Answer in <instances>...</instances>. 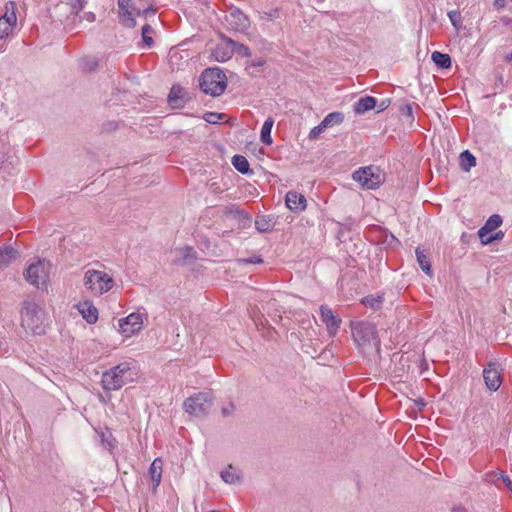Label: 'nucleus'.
Returning <instances> with one entry per match:
<instances>
[{"mask_svg": "<svg viewBox=\"0 0 512 512\" xmlns=\"http://www.w3.org/2000/svg\"><path fill=\"white\" fill-rule=\"evenodd\" d=\"M189 99L186 91L179 85H173L168 94V103L173 109L183 108Z\"/></svg>", "mask_w": 512, "mask_h": 512, "instance_id": "obj_14", "label": "nucleus"}, {"mask_svg": "<svg viewBox=\"0 0 512 512\" xmlns=\"http://www.w3.org/2000/svg\"><path fill=\"white\" fill-rule=\"evenodd\" d=\"M460 167L463 171L468 172L476 165L475 156L468 150L463 151L459 156Z\"/></svg>", "mask_w": 512, "mask_h": 512, "instance_id": "obj_29", "label": "nucleus"}, {"mask_svg": "<svg viewBox=\"0 0 512 512\" xmlns=\"http://www.w3.org/2000/svg\"><path fill=\"white\" fill-rule=\"evenodd\" d=\"M155 13H156V9H154L151 6L148 8H145L143 10H141V9L136 10V15L144 16V17H147L149 14L155 15Z\"/></svg>", "mask_w": 512, "mask_h": 512, "instance_id": "obj_42", "label": "nucleus"}, {"mask_svg": "<svg viewBox=\"0 0 512 512\" xmlns=\"http://www.w3.org/2000/svg\"><path fill=\"white\" fill-rule=\"evenodd\" d=\"M353 337L359 345H366L374 342L379 344L376 336L375 326L370 323H359L353 328Z\"/></svg>", "mask_w": 512, "mask_h": 512, "instance_id": "obj_9", "label": "nucleus"}, {"mask_svg": "<svg viewBox=\"0 0 512 512\" xmlns=\"http://www.w3.org/2000/svg\"><path fill=\"white\" fill-rule=\"evenodd\" d=\"M66 8L70 9L71 14L77 15L79 13V11L83 8L82 0H76V2L73 3L71 6H69V4H67V3H60V4H57L55 7V9H61V10L66 9Z\"/></svg>", "mask_w": 512, "mask_h": 512, "instance_id": "obj_35", "label": "nucleus"}, {"mask_svg": "<svg viewBox=\"0 0 512 512\" xmlns=\"http://www.w3.org/2000/svg\"><path fill=\"white\" fill-rule=\"evenodd\" d=\"M505 4H506V0H494L493 6L496 9L500 10L505 7Z\"/></svg>", "mask_w": 512, "mask_h": 512, "instance_id": "obj_51", "label": "nucleus"}, {"mask_svg": "<svg viewBox=\"0 0 512 512\" xmlns=\"http://www.w3.org/2000/svg\"><path fill=\"white\" fill-rule=\"evenodd\" d=\"M344 121V114L342 112H331L322 120V126L329 128L335 125H340Z\"/></svg>", "mask_w": 512, "mask_h": 512, "instance_id": "obj_30", "label": "nucleus"}, {"mask_svg": "<svg viewBox=\"0 0 512 512\" xmlns=\"http://www.w3.org/2000/svg\"><path fill=\"white\" fill-rule=\"evenodd\" d=\"M131 0H118L119 19L120 23L127 28H134L136 26V20L130 10Z\"/></svg>", "mask_w": 512, "mask_h": 512, "instance_id": "obj_15", "label": "nucleus"}, {"mask_svg": "<svg viewBox=\"0 0 512 512\" xmlns=\"http://www.w3.org/2000/svg\"><path fill=\"white\" fill-rule=\"evenodd\" d=\"M233 411H234V405L230 404L229 406L222 408V415L229 416L233 413Z\"/></svg>", "mask_w": 512, "mask_h": 512, "instance_id": "obj_49", "label": "nucleus"}, {"mask_svg": "<svg viewBox=\"0 0 512 512\" xmlns=\"http://www.w3.org/2000/svg\"><path fill=\"white\" fill-rule=\"evenodd\" d=\"M327 129L326 127L322 126V122L318 125V126H315L314 128L311 129L310 133H309V139L310 140H313V139H316L319 137V135L325 130Z\"/></svg>", "mask_w": 512, "mask_h": 512, "instance_id": "obj_39", "label": "nucleus"}, {"mask_svg": "<svg viewBox=\"0 0 512 512\" xmlns=\"http://www.w3.org/2000/svg\"><path fill=\"white\" fill-rule=\"evenodd\" d=\"M220 477L227 484L240 483L242 480L241 472L232 465H229L227 469L222 470Z\"/></svg>", "mask_w": 512, "mask_h": 512, "instance_id": "obj_22", "label": "nucleus"}, {"mask_svg": "<svg viewBox=\"0 0 512 512\" xmlns=\"http://www.w3.org/2000/svg\"><path fill=\"white\" fill-rule=\"evenodd\" d=\"M93 17H94V15H93V14L88 15V19L93 18Z\"/></svg>", "mask_w": 512, "mask_h": 512, "instance_id": "obj_54", "label": "nucleus"}, {"mask_svg": "<svg viewBox=\"0 0 512 512\" xmlns=\"http://www.w3.org/2000/svg\"><path fill=\"white\" fill-rule=\"evenodd\" d=\"M235 210H240V209H239L238 206L232 205V206L226 208L225 213L227 215H231V216H233L235 218Z\"/></svg>", "mask_w": 512, "mask_h": 512, "instance_id": "obj_50", "label": "nucleus"}, {"mask_svg": "<svg viewBox=\"0 0 512 512\" xmlns=\"http://www.w3.org/2000/svg\"><path fill=\"white\" fill-rule=\"evenodd\" d=\"M503 222L502 217L499 214L491 215L485 222V224L478 230V236L480 240H483L485 236L491 234Z\"/></svg>", "mask_w": 512, "mask_h": 512, "instance_id": "obj_17", "label": "nucleus"}, {"mask_svg": "<svg viewBox=\"0 0 512 512\" xmlns=\"http://www.w3.org/2000/svg\"><path fill=\"white\" fill-rule=\"evenodd\" d=\"M227 38H223V43L218 44L213 51V56L218 62L228 61L233 56L231 46L227 43Z\"/></svg>", "mask_w": 512, "mask_h": 512, "instance_id": "obj_20", "label": "nucleus"}, {"mask_svg": "<svg viewBox=\"0 0 512 512\" xmlns=\"http://www.w3.org/2000/svg\"><path fill=\"white\" fill-rule=\"evenodd\" d=\"M212 407V398L209 393L198 392L187 398L183 403L184 410L192 416L204 417Z\"/></svg>", "mask_w": 512, "mask_h": 512, "instance_id": "obj_5", "label": "nucleus"}, {"mask_svg": "<svg viewBox=\"0 0 512 512\" xmlns=\"http://www.w3.org/2000/svg\"><path fill=\"white\" fill-rule=\"evenodd\" d=\"M432 61L438 68L448 69L451 67V57L439 51H434L431 55Z\"/></svg>", "mask_w": 512, "mask_h": 512, "instance_id": "obj_25", "label": "nucleus"}, {"mask_svg": "<svg viewBox=\"0 0 512 512\" xmlns=\"http://www.w3.org/2000/svg\"><path fill=\"white\" fill-rule=\"evenodd\" d=\"M448 16L451 20V23L453 24L454 27H457L458 25V22L460 20V13L459 12H456V11H451L448 13Z\"/></svg>", "mask_w": 512, "mask_h": 512, "instance_id": "obj_43", "label": "nucleus"}, {"mask_svg": "<svg viewBox=\"0 0 512 512\" xmlns=\"http://www.w3.org/2000/svg\"><path fill=\"white\" fill-rule=\"evenodd\" d=\"M41 314L42 310L37 303L30 300H25L23 302V307L21 310V322L22 326L33 332L34 334H41L44 332L43 327H41Z\"/></svg>", "mask_w": 512, "mask_h": 512, "instance_id": "obj_3", "label": "nucleus"}, {"mask_svg": "<svg viewBox=\"0 0 512 512\" xmlns=\"http://www.w3.org/2000/svg\"><path fill=\"white\" fill-rule=\"evenodd\" d=\"M113 282L112 277L98 270H88L84 276L85 287L96 296L109 291L113 286Z\"/></svg>", "mask_w": 512, "mask_h": 512, "instance_id": "obj_4", "label": "nucleus"}, {"mask_svg": "<svg viewBox=\"0 0 512 512\" xmlns=\"http://www.w3.org/2000/svg\"><path fill=\"white\" fill-rule=\"evenodd\" d=\"M238 262L243 264H261L263 263V259L261 256L255 255L249 258L238 259Z\"/></svg>", "mask_w": 512, "mask_h": 512, "instance_id": "obj_40", "label": "nucleus"}, {"mask_svg": "<svg viewBox=\"0 0 512 512\" xmlns=\"http://www.w3.org/2000/svg\"><path fill=\"white\" fill-rule=\"evenodd\" d=\"M501 365L497 361H490L483 370V378L486 387L491 391H497L502 383Z\"/></svg>", "mask_w": 512, "mask_h": 512, "instance_id": "obj_10", "label": "nucleus"}, {"mask_svg": "<svg viewBox=\"0 0 512 512\" xmlns=\"http://www.w3.org/2000/svg\"><path fill=\"white\" fill-rule=\"evenodd\" d=\"M98 65V62L95 59H88L85 62V66L89 71H93Z\"/></svg>", "mask_w": 512, "mask_h": 512, "instance_id": "obj_47", "label": "nucleus"}, {"mask_svg": "<svg viewBox=\"0 0 512 512\" xmlns=\"http://www.w3.org/2000/svg\"><path fill=\"white\" fill-rule=\"evenodd\" d=\"M179 252H180L183 264H187V263L191 262L192 260L196 259V253H195L193 247H191V246H185V247L179 249Z\"/></svg>", "mask_w": 512, "mask_h": 512, "instance_id": "obj_34", "label": "nucleus"}, {"mask_svg": "<svg viewBox=\"0 0 512 512\" xmlns=\"http://www.w3.org/2000/svg\"><path fill=\"white\" fill-rule=\"evenodd\" d=\"M17 256L18 251L12 246L7 245L0 247V267L8 266Z\"/></svg>", "mask_w": 512, "mask_h": 512, "instance_id": "obj_23", "label": "nucleus"}, {"mask_svg": "<svg viewBox=\"0 0 512 512\" xmlns=\"http://www.w3.org/2000/svg\"><path fill=\"white\" fill-rule=\"evenodd\" d=\"M274 223L269 216L259 215L255 219V228L260 233L269 232L273 229Z\"/></svg>", "mask_w": 512, "mask_h": 512, "instance_id": "obj_28", "label": "nucleus"}, {"mask_svg": "<svg viewBox=\"0 0 512 512\" xmlns=\"http://www.w3.org/2000/svg\"><path fill=\"white\" fill-rule=\"evenodd\" d=\"M361 302L365 306L370 307L373 310H377L381 307V304L383 302V297L379 296V295L378 296L369 295V296L362 298Z\"/></svg>", "mask_w": 512, "mask_h": 512, "instance_id": "obj_32", "label": "nucleus"}, {"mask_svg": "<svg viewBox=\"0 0 512 512\" xmlns=\"http://www.w3.org/2000/svg\"><path fill=\"white\" fill-rule=\"evenodd\" d=\"M416 258L420 268L425 272V274L431 276L432 268L431 263L428 256L425 254L424 250H421L419 247L416 248Z\"/></svg>", "mask_w": 512, "mask_h": 512, "instance_id": "obj_27", "label": "nucleus"}, {"mask_svg": "<svg viewBox=\"0 0 512 512\" xmlns=\"http://www.w3.org/2000/svg\"><path fill=\"white\" fill-rule=\"evenodd\" d=\"M320 317L322 322L325 323L329 335L334 336L340 327L341 319L327 305L320 307Z\"/></svg>", "mask_w": 512, "mask_h": 512, "instance_id": "obj_13", "label": "nucleus"}, {"mask_svg": "<svg viewBox=\"0 0 512 512\" xmlns=\"http://www.w3.org/2000/svg\"><path fill=\"white\" fill-rule=\"evenodd\" d=\"M274 125V119L272 117H268L262 125L260 132V140L265 145H271L273 140L271 137V130Z\"/></svg>", "mask_w": 512, "mask_h": 512, "instance_id": "obj_24", "label": "nucleus"}, {"mask_svg": "<svg viewBox=\"0 0 512 512\" xmlns=\"http://www.w3.org/2000/svg\"><path fill=\"white\" fill-rule=\"evenodd\" d=\"M162 467H163V462H162L161 458L154 459V461L151 463V465L149 467V476H150V479L153 484V487H152L153 492L156 491L157 487L161 483Z\"/></svg>", "mask_w": 512, "mask_h": 512, "instance_id": "obj_18", "label": "nucleus"}, {"mask_svg": "<svg viewBox=\"0 0 512 512\" xmlns=\"http://www.w3.org/2000/svg\"><path fill=\"white\" fill-rule=\"evenodd\" d=\"M504 59L506 62H512V52L506 54Z\"/></svg>", "mask_w": 512, "mask_h": 512, "instance_id": "obj_53", "label": "nucleus"}, {"mask_svg": "<svg viewBox=\"0 0 512 512\" xmlns=\"http://www.w3.org/2000/svg\"><path fill=\"white\" fill-rule=\"evenodd\" d=\"M276 305V300H270L267 302V308L270 309Z\"/></svg>", "mask_w": 512, "mask_h": 512, "instance_id": "obj_52", "label": "nucleus"}, {"mask_svg": "<svg viewBox=\"0 0 512 512\" xmlns=\"http://www.w3.org/2000/svg\"><path fill=\"white\" fill-rule=\"evenodd\" d=\"M153 33H154V29L149 24H145L141 29L143 43L148 48L152 47L154 44V40L151 36Z\"/></svg>", "mask_w": 512, "mask_h": 512, "instance_id": "obj_33", "label": "nucleus"}, {"mask_svg": "<svg viewBox=\"0 0 512 512\" xmlns=\"http://www.w3.org/2000/svg\"><path fill=\"white\" fill-rule=\"evenodd\" d=\"M232 164L234 168L240 172L241 174H250L252 170L250 169L249 162L246 157L242 155H234L232 158Z\"/></svg>", "mask_w": 512, "mask_h": 512, "instance_id": "obj_26", "label": "nucleus"}, {"mask_svg": "<svg viewBox=\"0 0 512 512\" xmlns=\"http://www.w3.org/2000/svg\"><path fill=\"white\" fill-rule=\"evenodd\" d=\"M227 43L231 46L233 54H237L239 56L247 58L251 56V51L248 46L236 42L231 38H227Z\"/></svg>", "mask_w": 512, "mask_h": 512, "instance_id": "obj_31", "label": "nucleus"}, {"mask_svg": "<svg viewBox=\"0 0 512 512\" xmlns=\"http://www.w3.org/2000/svg\"><path fill=\"white\" fill-rule=\"evenodd\" d=\"M24 277L28 283L37 288L46 286L48 281L47 264L44 260L30 264L24 272Z\"/></svg>", "mask_w": 512, "mask_h": 512, "instance_id": "obj_6", "label": "nucleus"}, {"mask_svg": "<svg viewBox=\"0 0 512 512\" xmlns=\"http://www.w3.org/2000/svg\"><path fill=\"white\" fill-rule=\"evenodd\" d=\"M279 17V10L273 9L269 12H263L261 15V19L273 21Z\"/></svg>", "mask_w": 512, "mask_h": 512, "instance_id": "obj_41", "label": "nucleus"}, {"mask_svg": "<svg viewBox=\"0 0 512 512\" xmlns=\"http://www.w3.org/2000/svg\"><path fill=\"white\" fill-rule=\"evenodd\" d=\"M390 103H391L390 99H383L378 105L376 104L377 112H382L385 109H387L389 107Z\"/></svg>", "mask_w": 512, "mask_h": 512, "instance_id": "obj_45", "label": "nucleus"}, {"mask_svg": "<svg viewBox=\"0 0 512 512\" xmlns=\"http://www.w3.org/2000/svg\"><path fill=\"white\" fill-rule=\"evenodd\" d=\"M17 23L16 3L10 1L5 5V13L0 17V39L7 38Z\"/></svg>", "mask_w": 512, "mask_h": 512, "instance_id": "obj_8", "label": "nucleus"}, {"mask_svg": "<svg viewBox=\"0 0 512 512\" xmlns=\"http://www.w3.org/2000/svg\"><path fill=\"white\" fill-rule=\"evenodd\" d=\"M285 203L289 210L302 212L306 209L307 201L304 195L296 191H289L285 197Z\"/></svg>", "mask_w": 512, "mask_h": 512, "instance_id": "obj_16", "label": "nucleus"}, {"mask_svg": "<svg viewBox=\"0 0 512 512\" xmlns=\"http://www.w3.org/2000/svg\"><path fill=\"white\" fill-rule=\"evenodd\" d=\"M134 375L130 363H120L102 374V387L105 391L119 390L127 383L132 382Z\"/></svg>", "mask_w": 512, "mask_h": 512, "instance_id": "obj_1", "label": "nucleus"}, {"mask_svg": "<svg viewBox=\"0 0 512 512\" xmlns=\"http://www.w3.org/2000/svg\"><path fill=\"white\" fill-rule=\"evenodd\" d=\"M401 111L404 115H406L407 117H409L411 120L414 119V116H413V109H412V105L411 104H406L404 107L401 108Z\"/></svg>", "mask_w": 512, "mask_h": 512, "instance_id": "obj_44", "label": "nucleus"}, {"mask_svg": "<svg viewBox=\"0 0 512 512\" xmlns=\"http://www.w3.org/2000/svg\"><path fill=\"white\" fill-rule=\"evenodd\" d=\"M199 86L201 91L207 95L220 96L227 87V77L218 67L208 68L202 72Z\"/></svg>", "mask_w": 512, "mask_h": 512, "instance_id": "obj_2", "label": "nucleus"}, {"mask_svg": "<svg viewBox=\"0 0 512 512\" xmlns=\"http://www.w3.org/2000/svg\"><path fill=\"white\" fill-rule=\"evenodd\" d=\"M119 331L125 336L130 337L142 329L143 320L139 313H131L118 321Z\"/></svg>", "mask_w": 512, "mask_h": 512, "instance_id": "obj_11", "label": "nucleus"}, {"mask_svg": "<svg viewBox=\"0 0 512 512\" xmlns=\"http://www.w3.org/2000/svg\"><path fill=\"white\" fill-rule=\"evenodd\" d=\"M225 21L230 30L246 32L250 28L249 17L236 6H230L225 16Z\"/></svg>", "mask_w": 512, "mask_h": 512, "instance_id": "obj_7", "label": "nucleus"}, {"mask_svg": "<svg viewBox=\"0 0 512 512\" xmlns=\"http://www.w3.org/2000/svg\"><path fill=\"white\" fill-rule=\"evenodd\" d=\"M78 310L89 324H94L98 320V310L91 302L79 303Z\"/></svg>", "mask_w": 512, "mask_h": 512, "instance_id": "obj_19", "label": "nucleus"}, {"mask_svg": "<svg viewBox=\"0 0 512 512\" xmlns=\"http://www.w3.org/2000/svg\"><path fill=\"white\" fill-rule=\"evenodd\" d=\"M353 179L366 189H376L381 183L379 175H374L372 167L359 168L353 173Z\"/></svg>", "mask_w": 512, "mask_h": 512, "instance_id": "obj_12", "label": "nucleus"}, {"mask_svg": "<svg viewBox=\"0 0 512 512\" xmlns=\"http://www.w3.org/2000/svg\"><path fill=\"white\" fill-rule=\"evenodd\" d=\"M504 237V232L499 230L493 234H489L484 237L483 240H480L483 245H488L494 241L502 240Z\"/></svg>", "mask_w": 512, "mask_h": 512, "instance_id": "obj_37", "label": "nucleus"}, {"mask_svg": "<svg viewBox=\"0 0 512 512\" xmlns=\"http://www.w3.org/2000/svg\"><path fill=\"white\" fill-rule=\"evenodd\" d=\"M225 117L223 113L217 112H206L203 116V119L209 124H218L220 120Z\"/></svg>", "mask_w": 512, "mask_h": 512, "instance_id": "obj_36", "label": "nucleus"}, {"mask_svg": "<svg viewBox=\"0 0 512 512\" xmlns=\"http://www.w3.org/2000/svg\"><path fill=\"white\" fill-rule=\"evenodd\" d=\"M235 219H237L239 222H242L244 226L251 221L250 215L241 209L235 210Z\"/></svg>", "mask_w": 512, "mask_h": 512, "instance_id": "obj_38", "label": "nucleus"}, {"mask_svg": "<svg viewBox=\"0 0 512 512\" xmlns=\"http://www.w3.org/2000/svg\"><path fill=\"white\" fill-rule=\"evenodd\" d=\"M376 107V98L372 96H364L361 97L355 104H354V112L356 114H364L367 111H370Z\"/></svg>", "mask_w": 512, "mask_h": 512, "instance_id": "obj_21", "label": "nucleus"}, {"mask_svg": "<svg viewBox=\"0 0 512 512\" xmlns=\"http://www.w3.org/2000/svg\"><path fill=\"white\" fill-rule=\"evenodd\" d=\"M265 64V60L263 58H258L256 60L250 61V64L247 66V69L249 67H261Z\"/></svg>", "mask_w": 512, "mask_h": 512, "instance_id": "obj_46", "label": "nucleus"}, {"mask_svg": "<svg viewBox=\"0 0 512 512\" xmlns=\"http://www.w3.org/2000/svg\"><path fill=\"white\" fill-rule=\"evenodd\" d=\"M501 479H502L503 483L505 484V486L509 490H512V481L510 480L509 476H507L505 474H501Z\"/></svg>", "mask_w": 512, "mask_h": 512, "instance_id": "obj_48", "label": "nucleus"}]
</instances>
